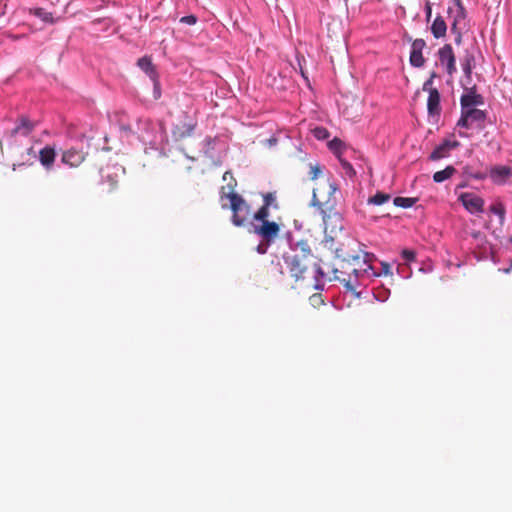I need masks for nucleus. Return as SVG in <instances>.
I'll return each instance as SVG.
<instances>
[{
	"label": "nucleus",
	"instance_id": "30",
	"mask_svg": "<svg viewBox=\"0 0 512 512\" xmlns=\"http://www.w3.org/2000/svg\"><path fill=\"white\" fill-rule=\"evenodd\" d=\"M313 133L317 139H326L329 135L328 131L322 127L315 128Z\"/></svg>",
	"mask_w": 512,
	"mask_h": 512
},
{
	"label": "nucleus",
	"instance_id": "40",
	"mask_svg": "<svg viewBox=\"0 0 512 512\" xmlns=\"http://www.w3.org/2000/svg\"><path fill=\"white\" fill-rule=\"evenodd\" d=\"M375 297L381 301H384L386 299V296L385 295H380V294H376L375 293Z\"/></svg>",
	"mask_w": 512,
	"mask_h": 512
},
{
	"label": "nucleus",
	"instance_id": "14",
	"mask_svg": "<svg viewBox=\"0 0 512 512\" xmlns=\"http://www.w3.org/2000/svg\"><path fill=\"white\" fill-rule=\"evenodd\" d=\"M460 143L456 140H444L439 146H437L433 152L430 154L429 159L432 161H437L442 158H446L449 156L451 150L458 148Z\"/></svg>",
	"mask_w": 512,
	"mask_h": 512
},
{
	"label": "nucleus",
	"instance_id": "44",
	"mask_svg": "<svg viewBox=\"0 0 512 512\" xmlns=\"http://www.w3.org/2000/svg\"><path fill=\"white\" fill-rule=\"evenodd\" d=\"M222 208H227V205L226 204H222Z\"/></svg>",
	"mask_w": 512,
	"mask_h": 512
},
{
	"label": "nucleus",
	"instance_id": "4",
	"mask_svg": "<svg viewBox=\"0 0 512 512\" xmlns=\"http://www.w3.org/2000/svg\"><path fill=\"white\" fill-rule=\"evenodd\" d=\"M297 247L301 248V253L296 251L291 255L284 256V262L291 277L296 281L305 280L309 271V263L311 258V250L307 242L301 241L297 243Z\"/></svg>",
	"mask_w": 512,
	"mask_h": 512
},
{
	"label": "nucleus",
	"instance_id": "7",
	"mask_svg": "<svg viewBox=\"0 0 512 512\" xmlns=\"http://www.w3.org/2000/svg\"><path fill=\"white\" fill-rule=\"evenodd\" d=\"M280 224L275 221H264L260 224H253V233L258 235L267 243H274L280 233Z\"/></svg>",
	"mask_w": 512,
	"mask_h": 512
},
{
	"label": "nucleus",
	"instance_id": "37",
	"mask_svg": "<svg viewBox=\"0 0 512 512\" xmlns=\"http://www.w3.org/2000/svg\"><path fill=\"white\" fill-rule=\"evenodd\" d=\"M107 181L109 182L108 192H113L118 186V181L112 176H107Z\"/></svg>",
	"mask_w": 512,
	"mask_h": 512
},
{
	"label": "nucleus",
	"instance_id": "33",
	"mask_svg": "<svg viewBox=\"0 0 512 512\" xmlns=\"http://www.w3.org/2000/svg\"><path fill=\"white\" fill-rule=\"evenodd\" d=\"M402 257L406 261H414L416 254L413 250L405 249L402 251Z\"/></svg>",
	"mask_w": 512,
	"mask_h": 512
},
{
	"label": "nucleus",
	"instance_id": "39",
	"mask_svg": "<svg viewBox=\"0 0 512 512\" xmlns=\"http://www.w3.org/2000/svg\"><path fill=\"white\" fill-rule=\"evenodd\" d=\"M381 266H382V273L384 275H391L392 274L391 273V266L388 263L382 262Z\"/></svg>",
	"mask_w": 512,
	"mask_h": 512
},
{
	"label": "nucleus",
	"instance_id": "18",
	"mask_svg": "<svg viewBox=\"0 0 512 512\" xmlns=\"http://www.w3.org/2000/svg\"><path fill=\"white\" fill-rule=\"evenodd\" d=\"M195 126V123L192 122L176 125L172 130V135L177 141L183 140L192 135Z\"/></svg>",
	"mask_w": 512,
	"mask_h": 512
},
{
	"label": "nucleus",
	"instance_id": "24",
	"mask_svg": "<svg viewBox=\"0 0 512 512\" xmlns=\"http://www.w3.org/2000/svg\"><path fill=\"white\" fill-rule=\"evenodd\" d=\"M390 194L377 192L374 196L368 198V204L380 206L390 200Z\"/></svg>",
	"mask_w": 512,
	"mask_h": 512
},
{
	"label": "nucleus",
	"instance_id": "45",
	"mask_svg": "<svg viewBox=\"0 0 512 512\" xmlns=\"http://www.w3.org/2000/svg\"><path fill=\"white\" fill-rule=\"evenodd\" d=\"M510 241L512 242V237L510 238Z\"/></svg>",
	"mask_w": 512,
	"mask_h": 512
},
{
	"label": "nucleus",
	"instance_id": "22",
	"mask_svg": "<svg viewBox=\"0 0 512 512\" xmlns=\"http://www.w3.org/2000/svg\"><path fill=\"white\" fill-rule=\"evenodd\" d=\"M456 173V169L449 165L445 169L437 171L433 175V180L437 183H441L449 178H451Z\"/></svg>",
	"mask_w": 512,
	"mask_h": 512
},
{
	"label": "nucleus",
	"instance_id": "5",
	"mask_svg": "<svg viewBox=\"0 0 512 512\" xmlns=\"http://www.w3.org/2000/svg\"><path fill=\"white\" fill-rule=\"evenodd\" d=\"M448 14L452 18L451 32L455 34V42L460 44L462 33L467 29V14L461 0H454L453 6L448 8Z\"/></svg>",
	"mask_w": 512,
	"mask_h": 512
},
{
	"label": "nucleus",
	"instance_id": "15",
	"mask_svg": "<svg viewBox=\"0 0 512 512\" xmlns=\"http://www.w3.org/2000/svg\"><path fill=\"white\" fill-rule=\"evenodd\" d=\"M137 66L149 76V78L154 82L155 88L159 86L158 82V73L155 65L152 63V58L150 56H143L138 59Z\"/></svg>",
	"mask_w": 512,
	"mask_h": 512
},
{
	"label": "nucleus",
	"instance_id": "38",
	"mask_svg": "<svg viewBox=\"0 0 512 512\" xmlns=\"http://www.w3.org/2000/svg\"><path fill=\"white\" fill-rule=\"evenodd\" d=\"M320 173V168L318 165L310 166V178L312 180L316 179Z\"/></svg>",
	"mask_w": 512,
	"mask_h": 512
},
{
	"label": "nucleus",
	"instance_id": "9",
	"mask_svg": "<svg viewBox=\"0 0 512 512\" xmlns=\"http://www.w3.org/2000/svg\"><path fill=\"white\" fill-rule=\"evenodd\" d=\"M87 152L71 147L62 152L61 162L71 168H78L86 159Z\"/></svg>",
	"mask_w": 512,
	"mask_h": 512
},
{
	"label": "nucleus",
	"instance_id": "28",
	"mask_svg": "<svg viewBox=\"0 0 512 512\" xmlns=\"http://www.w3.org/2000/svg\"><path fill=\"white\" fill-rule=\"evenodd\" d=\"M263 205L266 207H269V208L271 206L277 207L275 194L271 193V192L264 194L263 195Z\"/></svg>",
	"mask_w": 512,
	"mask_h": 512
},
{
	"label": "nucleus",
	"instance_id": "11",
	"mask_svg": "<svg viewBox=\"0 0 512 512\" xmlns=\"http://www.w3.org/2000/svg\"><path fill=\"white\" fill-rule=\"evenodd\" d=\"M36 126L37 122L32 121L26 115H20L16 120L15 127L10 131V136L22 135L26 137L32 133Z\"/></svg>",
	"mask_w": 512,
	"mask_h": 512
},
{
	"label": "nucleus",
	"instance_id": "3",
	"mask_svg": "<svg viewBox=\"0 0 512 512\" xmlns=\"http://www.w3.org/2000/svg\"><path fill=\"white\" fill-rule=\"evenodd\" d=\"M328 185V198L325 200L321 195V189L314 188L312 196V204L320 209L322 219L325 225V230L330 233L342 231L343 220L340 213L335 211V199H332V194L336 191V187L331 183Z\"/></svg>",
	"mask_w": 512,
	"mask_h": 512
},
{
	"label": "nucleus",
	"instance_id": "36",
	"mask_svg": "<svg viewBox=\"0 0 512 512\" xmlns=\"http://www.w3.org/2000/svg\"><path fill=\"white\" fill-rule=\"evenodd\" d=\"M340 161L347 174L353 175L355 173L352 165L348 161L342 159Z\"/></svg>",
	"mask_w": 512,
	"mask_h": 512
},
{
	"label": "nucleus",
	"instance_id": "13",
	"mask_svg": "<svg viewBox=\"0 0 512 512\" xmlns=\"http://www.w3.org/2000/svg\"><path fill=\"white\" fill-rule=\"evenodd\" d=\"M426 46L424 39L418 38L412 41L410 52V64L413 67L420 68L425 64V58L422 51Z\"/></svg>",
	"mask_w": 512,
	"mask_h": 512
},
{
	"label": "nucleus",
	"instance_id": "21",
	"mask_svg": "<svg viewBox=\"0 0 512 512\" xmlns=\"http://www.w3.org/2000/svg\"><path fill=\"white\" fill-rule=\"evenodd\" d=\"M360 272H361L360 274L362 275L363 284H365V282L367 280H370L374 277L380 276V273H377L374 270V267L366 259L364 260L363 264L361 265Z\"/></svg>",
	"mask_w": 512,
	"mask_h": 512
},
{
	"label": "nucleus",
	"instance_id": "10",
	"mask_svg": "<svg viewBox=\"0 0 512 512\" xmlns=\"http://www.w3.org/2000/svg\"><path fill=\"white\" fill-rule=\"evenodd\" d=\"M459 201H461L465 209L472 214L482 213L484 210V200L475 193H462L459 196Z\"/></svg>",
	"mask_w": 512,
	"mask_h": 512
},
{
	"label": "nucleus",
	"instance_id": "32",
	"mask_svg": "<svg viewBox=\"0 0 512 512\" xmlns=\"http://www.w3.org/2000/svg\"><path fill=\"white\" fill-rule=\"evenodd\" d=\"M272 243H267L265 240H262L256 247V251L259 253V254H265L267 253V250L269 248V246L271 245Z\"/></svg>",
	"mask_w": 512,
	"mask_h": 512
},
{
	"label": "nucleus",
	"instance_id": "26",
	"mask_svg": "<svg viewBox=\"0 0 512 512\" xmlns=\"http://www.w3.org/2000/svg\"><path fill=\"white\" fill-rule=\"evenodd\" d=\"M31 13L33 15H35L36 17L40 18L43 22L54 23L52 13L47 12L43 8H35V9L31 10Z\"/></svg>",
	"mask_w": 512,
	"mask_h": 512
},
{
	"label": "nucleus",
	"instance_id": "27",
	"mask_svg": "<svg viewBox=\"0 0 512 512\" xmlns=\"http://www.w3.org/2000/svg\"><path fill=\"white\" fill-rule=\"evenodd\" d=\"M270 215V212H269V207H266L264 205H262L253 215V219L256 221V222H264V221H268V217Z\"/></svg>",
	"mask_w": 512,
	"mask_h": 512
},
{
	"label": "nucleus",
	"instance_id": "35",
	"mask_svg": "<svg viewBox=\"0 0 512 512\" xmlns=\"http://www.w3.org/2000/svg\"><path fill=\"white\" fill-rule=\"evenodd\" d=\"M425 15L426 21L429 22L432 16V4L429 0L425 1Z\"/></svg>",
	"mask_w": 512,
	"mask_h": 512
},
{
	"label": "nucleus",
	"instance_id": "23",
	"mask_svg": "<svg viewBox=\"0 0 512 512\" xmlns=\"http://www.w3.org/2000/svg\"><path fill=\"white\" fill-rule=\"evenodd\" d=\"M489 210L491 213L497 215L499 217L500 224L502 225L505 221L506 208L502 202H495L490 207Z\"/></svg>",
	"mask_w": 512,
	"mask_h": 512
},
{
	"label": "nucleus",
	"instance_id": "42",
	"mask_svg": "<svg viewBox=\"0 0 512 512\" xmlns=\"http://www.w3.org/2000/svg\"><path fill=\"white\" fill-rule=\"evenodd\" d=\"M311 299H312V300H313V299H320V295H316V294H315V295H313V297H312Z\"/></svg>",
	"mask_w": 512,
	"mask_h": 512
},
{
	"label": "nucleus",
	"instance_id": "19",
	"mask_svg": "<svg viewBox=\"0 0 512 512\" xmlns=\"http://www.w3.org/2000/svg\"><path fill=\"white\" fill-rule=\"evenodd\" d=\"M511 175V169L507 166H496L490 171V178L494 183L502 184Z\"/></svg>",
	"mask_w": 512,
	"mask_h": 512
},
{
	"label": "nucleus",
	"instance_id": "25",
	"mask_svg": "<svg viewBox=\"0 0 512 512\" xmlns=\"http://www.w3.org/2000/svg\"><path fill=\"white\" fill-rule=\"evenodd\" d=\"M416 201L417 198L413 197H395L393 203L397 207L410 208L416 203Z\"/></svg>",
	"mask_w": 512,
	"mask_h": 512
},
{
	"label": "nucleus",
	"instance_id": "43",
	"mask_svg": "<svg viewBox=\"0 0 512 512\" xmlns=\"http://www.w3.org/2000/svg\"><path fill=\"white\" fill-rule=\"evenodd\" d=\"M476 178H478V179H482V178H483V176H481V175H477V176H476Z\"/></svg>",
	"mask_w": 512,
	"mask_h": 512
},
{
	"label": "nucleus",
	"instance_id": "12",
	"mask_svg": "<svg viewBox=\"0 0 512 512\" xmlns=\"http://www.w3.org/2000/svg\"><path fill=\"white\" fill-rule=\"evenodd\" d=\"M438 57L440 63L446 66V71L449 75L456 72L455 54L450 44H445L438 50Z\"/></svg>",
	"mask_w": 512,
	"mask_h": 512
},
{
	"label": "nucleus",
	"instance_id": "29",
	"mask_svg": "<svg viewBox=\"0 0 512 512\" xmlns=\"http://www.w3.org/2000/svg\"><path fill=\"white\" fill-rule=\"evenodd\" d=\"M472 57L467 56L462 63V69L466 76H470L472 72V65H471Z\"/></svg>",
	"mask_w": 512,
	"mask_h": 512
},
{
	"label": "nucleus",
	"instance_id": "17",
	"mask_svg": "<svg viewBox=\"0 0 512 512\" xmlns=\"http://www.w3.org/2000/svg\"><path fill=\"white\" fill-rule=\"evenodd\" d=\"M460 103L462 110L472 109L477 105L483 104V97L471 89L468 93L461 96Z\"/></svg>",
	"mask_w": 512,
	"mask_h": 512
},
{
	"label": "nucleus",
	"instance_id": "20",
	"mask_svg": "<svg viewBox=\"0 0 512 512\" xmlns=\"http://www.w3.org/2000/svg\"><path fill=\"white\" fill-rule=\"evenodd\" d=\"M431 32L433 36L437 39L443 38L446 35L447 32V24L442 16L438 15L432 25H431Z\"/></svg>",
	"mask_w": 512,
	"mask_h": 512
},
{
	"label": "nucleus",
	"instance_id": "16",
	"mask_svg": "<svg viewBox=\"0 0 512 512\" xmlns=\"http://www.w3.org/2000/svg\"><path fill=\"white\" fill-rule=\"evenodd\" d=\"M56 159L54 147L47 145L39 151V161L46 170H51Z\"/></svg>",
	"mask_w": 512,
	"mask_h": 512
},
{
	"label": "nucleus",
	"instance_id": "2",
	"mask_svg": "<svg viewBox=\"0 0 512 512\" xmlns=\"http://www.w3.org/2000/svg\"><path fill=\"white\" fill-rule=\"evenodd\" d=\"M336 257L340 258L339 267L334 269V278L350 291H355L363 285L359 255H348L341 248L335 250Z\"/></svg>",
	"mask_w": 512,
	"mask_h": 512
},
{
	"label": "nucleus",
	"instance_id": "41",
	"mask_svg": "<svg viewBox=\"0 0 512 512\" xmlns=\"http://www.w3.org/2000/svg\"><path fill=\"white\" fill-rule=\"evenodd\" d=\"M27 152H28V154H29V155H33V156H35V152H34L33 147H30V148L27 150Z\"/></svg>",
	"mask_w": 512,
	"mask_h": 512
},
{
	"label": "nucleus",
	"instance_id": "34",
	"mask_svg": "<svg viewBox=\"0 0 512 512\" xmlns=\"http://www.w3.org/2000/svg\"><path fill=\"white\" fill-rule=\"evenodd\" d=\"M180 22L187 25H194L197 22V18L194 15L184 16L180 19Z\"/></svg>",
	"mask_w": 512,
	"mask_h": 512
},
{
	"label": "nucleus",
	"instance_id": "8",
	"mask_svg": "<svg viewBox=\"0 0 512 512\" xmlns=\"http://www.w3.org/2000/svg\"><path fill=\"white\" fill-rule=\"evenodd\" d=\"M434 77L435 73H433L431 77L423 84V90L429 92L427 99V110L429 115H439L441 111L440 93L436 88L431 87Z\"/></svg>",
	"mask_w": 512,
	"mask_h": 512
},
{
	"label": "nucleus",
	"instance_id": "31",
	"mask_svg": "<svg viewBox=\"0 0 512 512\" xmlns=\"http://www.w3.org/2000/svg\"><path fill=\"white\" fill-rule=\"evenodd\" d=\"M342 146H343L342 141L337 138L333 139L329 143L330 149L333 150L335 153H339Z\"/></svg>",
	"mask_w": 512,
	"mask_h": 512
},
{
	"label": "nucleus",
	"instance_id": "1",
	"mask_svg": "<svg viewBox=\"0 0 512 512\" xmlns=\"http://www.w3.org/2000/svg\"><path fill=\"white\" fill-rule=\"evenodd\" d=\"M228 176L230 181L226 186L221 187L220 200L228 199L230 201L229 208L232 211L231 222L236 227H242L250 219L251 208L244 198L235 192L237 182L230 172L226 171L224 173L223 180L227 181Z\"/></svg>",
	"mask_w": 512,
	"mask_h": 512
},
{
	"label": "nucleus",
	"instance_id": "6",
	"mask_svg": "<svg viewBox=\"0 0 512 512\" xmlns=\"http://www.w3.org/2000/svg\"><path fill=\"white\" fill-rule=\"evenodd\" d=\"M486 113L480 109L472 108L462 110L457 125L466 129H482L485 125Z\"/></svg>",
	"mask_w": 512,
	"mask_h": 512
}]
</instances>
